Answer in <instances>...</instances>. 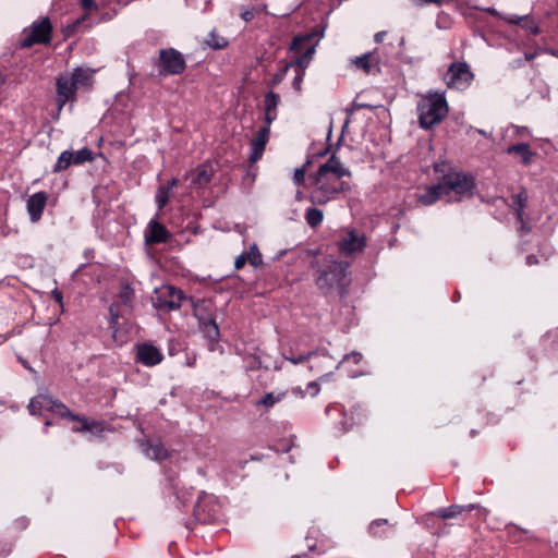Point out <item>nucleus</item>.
Listing matches in <instances>:
<instances>
[{
	"label": "nucleus",
	"instance_id": "30",
	"mask_svg": "<svg viewBox=\"0 0 558 558\" xmlns=\"http://www.w3.org/2000/svg\"><path fill=\"white\" fill-rule=\"evenodd\" d=\"M506 533H507V538L510 543L519 544V543L524 542L526 531H524L523 529H521L514 524H509L506 527Z\"/></svg>",
	"mask_w": 558,
	"mask_h": 558
},
{
	"label": "nucleus",
	"instance_id": "23",
	"mask_svg": "<svg viewBox=\"0 0 558 558\" xmlns=\"http://www.w3.org/2000/svg\"><path fill=\"white\" fill-rule=\"evenodd\" d=\"M444 197H446L444 187L440 183H437L426 187L425 192L420 194L417 199L421 204L429 206Z\"/></svg>",
	"mask_w": 558,
	"mask_h": 558
},
{
	"label": "nucleus",
	"instance_id": "44",
	"mask_svg": "<svg viewBox=\"0 0 558 558\" xmlns=\"http://www.w3.org/2000/svg\"><path fill=\"white\" fill-rule=\"evenodd\" d=\"M87 426L89 427L87 432L93 434H100L105 430L104 422L101 421H88L87 420Z\"/></svg>",
	"mask_w": 558,
	"mask_h": 558
},
{
	"label": "nucleus",
	"instance_id": "24",
	"mask_svg": "<svg viewBox=\"0 0 558 558\" xmlns=\"http://www.w3.org/2000/svg\"><path fill=\"white\" fill-rule=\"evenodd\" d=\"M214 174V170L209 165H201L192 173L191 183L195 186L203 187L207 185Z\"/></svg>",
	"mask_w": 558,
	"mask_h": 558
},
{
	"label": "nucleus",
	"instance_id": "33",
	"mask_svg": "<svg viewBox=\"0 0 558 558\" xmlns=\"http://www.w3.org/2000/svg\"><path fill=\"white\" fill-rule=\"evenodd\" d=\"M80 5L85 11V14L75 22V25H78L82 21L87 19L92 13L97 12L99 10V5L95 0H78Z\"/></svg>",
	"mask_w": 558,
	"mask_h": 558
},
{
	"label": "nucleus",
	"instance_id": "64",
	"mask_svg": "<svg viewBox=\"0 0 558 558\" xmlns=\"http://www.w3.org/2000/svg\"><path fill=\"white\" fill-rule=\"evenodd\" d=\"M458 298H461V294H459V292H456V295H454L453 302H457V299H458Z\"/></svg>",
	"mask_w": 558,
	"mask_h": 558
},
{
	"label": "nucleus",
	"instance_id": "11",
	"mask_svg": "<svg viewBox=\"0 0 558 558\" xmlns=\"http://www.w3.org/2000/svg\"><path fill=\"white\" fill-rule=\"evenodd\" d=\"M325 415L330 426L340 433L349 430L353 425L352 418L347 415L344 407L340 403L328 405L325 410Z\"/></svg>",
	"mask_w": 558,
	"mask_h": 558
},
{
	"label": "nucleus",
	"instance_id": "3",
	"mask_svg": "<svg viewBox=\"0 0 558 558\" xmlns=\"http://www.w3.org/2000/svg\"><path fill=\"white\" fill-rule=\"evenodd\" d=\"M449 108L442 94H428L417 104V117L420 126L429 130L439 124L448 114Z\"/></svg>",
	"mask_w": 558,
	"mask_h": 558
},
{
	"label": "nucleus",
	"instance_id": "59",
	"mask_svg": "<svg viewBox=\"0 0 558 558\" xmlns=\"http://www.w3.org/2000/svg\"><path fill=\"white\" fill-rule=\"evenodd\" d=\"M178 183V180L177 179H172L170 182H169V185L167 187H170V190L175 186Z\"/></svg>",
	"mask_w": 558,
	"mask_h": 558
},
{
	"label": "nucleus",
	"instance_id": "47",
	"mask_svg": "<svg viewBox=\"0 0 558 558\" xmlns=\"http://www.w3.org/2000/svg\"><path fill=\"white\" fill-rule=\"evenodd\" d=\"M326 27L327 23L325 21H322V25L319 28L316 27V46L318 45V41L324 37Z\"/></svg>",
	"mask_w": 558,
	"mask_h": 558
},
{
	"label": "nucleus",
	"instance_id": "7",
	"mask_svg": "<svg viewBox=\"0 0 558 558\" xmlns=\"http://www.w3.org/2000/svg\"><path fill=\"white\" fill-rule=\"evenodd\" d=\"M440 184L444 187L446 196H449L450 193L453 192L459 198L471 196L475 189L474 177L464 172H448L442 175Z\"/></svg>",
	"mask_w": 558,
	"mask_h": 558
},
{
	"label": "nucleus",
	"instance_id": "15",
	"mask_svg": "<svg viewBox=\"0 0 558 558\" xmlns=\"http://www.w3.org/2000/svg\"><path fill=\"white\" fill-rule=\"evenodd\" d=\"M270 134V128L268 125L262 126L254 138L251 141V155H250V162L255 163L258 161L265 150L266 144L268 143Z\"/></svg>",
	"mask_w": 558,
	"mask_h": 558
},
{
	"label": "nucleus",
	"instance_id": "58",
	"mask_svg": "<svg viewBox=\"0 0 558 558\" xmlns=\"http://www.w3.org/2000/svg\"><path fill=\"white\" fill-rule=\"evenodd\" d=\"M527 264L532 265L534 262H537L536 257L534 255H530L526 257Z\"/></svg>",
	"mask_w": 558,
	"mask_h": 558
},
{
	"label": "nucleus",
	"instance_id": "61",
	"mask_svg": "<svg viewBox=\"0 0 558 558\" xmlns=\"http://www.w3.org/2000/svg\"><path fill=\"white\" fill-rule=\"evenodd\" d=\"M477 433L478 432L476 429H471L470 435H471V437H475L477 435Z\"/></svg>",
	"mask_w": 558,
	"mask_h": 558
},
{
	"label": "nucleus",
	"instance_id": "43",
	"mask_svg": "<svg viewBox=\"0 0 558 558\" xmlns=\"http://www.w3.org/2000/svg\"><path fill=\"white\" fill-rule=\"evenodd\" d=\"M308 165H311V160L310 159L306 160V163L302 168L295 169L294 175H293L294 184L300 185V184H302L304 182L305 167L308 166Z\"/></svg>",
	"mask_w": 558,
	"mask_h": 558
},
{
	"label": "nucleus",
	"instance_id": "21",
	"mask_svg": "<svg viewBox=\"0 0 558 558\" xmlns=\"http://www.w3.org/2000/svg\"><path fill=\"white\" fill-rule=\"evenodd\" d=\"M508 155H515L521 159L524 166H530L533 158L536 157V151H533L527 143H518L509 146L506 149Z\"/></svg>",
	"mask_w": 558,
	"mask_h": 558
},
{
	"label": "nucleus",
	"instance_id": "49",
	"mask_svg": "<svg viewBox=\"0 0 558 558\" xmlns=\"http://www.w3.org/2000/svg\"><path fill=\"white\" fill-rule=\"evenodd\" d=\"M305 218L307 223L314 228V207H310L306 209Z\"/></svg>",
	"mask_w": 558,
	"mask_h": 558
},
{
	"label": "nucleus",
	"instance_id": "20",
	"mask_svg": "<svg viewBox=\"0 0 558 558\" xmlns=\"http://www.w3.org/2000/svg\"><path fill=\"white\" fill-rule=\"evenodd\" d=\"M169 239V232L157 220H150L145 232V240L148 244L163 243Z\"/></svg>",
	"mask_w": 558,
	"mask_h": 558
},
{
	"label": "nucleus",
	"instance_id": "25",
	"mask_svg": "<svg viewBox=\"0 0 558 558\" xmlns=\"http://www.w3.org/2000/svg\"><path fill=\"white\" fill-rule=\"evenodd\" d=\"M38 400L44 402V410L54 412L61 417L71 415V411L63 403L52 399L47 395H38Z\"/></svg>",
	"mask_w": 558,
	"mask_h": 558
},
{
	"label": "nucleus",
	"instance_id": "50",
	"mask_svg": "<svg viewBox=\"0 0 558 558\" xmlns=\"http://www.w3.org/2000/svg\"><path fill=\"white\" fill-rule=\"evenodd\" d=\"M446 168H447V163H446L445 161L436 162V163L434 165V171H435L436 173H444V174H446V173H445Z\"/></svg>",
	"mask_w": 558,
	"mask_h": 558
},
{
	"label": "nucleus",
	"instance_id": "63",
	"mask_svg": "<svg viewBox=\"0 0 558 558\" xmlns=\"http://www.w3.org/2000/svg\"><path fill=\"white\" fill-rule=\"evenodd\" d=\"M458 298H461V294H459V292H456V295H454L453 302H457V299H458Z\"/></svg>",
	"mask_w": 558,
	"mask_h": 558
},
{
	"label": "nucleus",
	"instance_id": "56",
	"mask_svg": "<svg viewBox=\"0 0 558 558\" xmlns=\"http://www.w3.org/2000/svg\"><path fill=\"white\" fill-rule=\"evenodd\" d=\"M300 80H301V72H296V76L294 78L293 85L296 89L300 88Z\"/></svg>",
	"mask_w": 558,
	"mask_h": 558
},
{
	"label": "nucleus",
	"instance_id": "53",
	"mask_svg": "<svg viewBox=\"0 0 558 558\" xmlns=\"http://www.w3.org/2000/svg\"><path fill=\"white\" fill-rule=\"evenodd\" d=\"M52 296L59 304H62V293L60 291L53 290Z\"/></svg>",
	"mask_w": 558,
	"mask_h": 558
},
{
	"label": "nucleus",
	"instance_id": "52",
	"mask_svg": "<svg viewBox=\"0 0 558 558\" xmlns=\"http://www.w3.org/2000/svg\"><path fill=\"white\" fill-rule=\"evenodd\" d=\"M386 35H387V33L384 31L376 33L374 36L375 43L380 44L384 40Z\"/></svg>",
	"mask_w": 558,
	"mask_h": 558
},
{
	"label": "nucleus",
	"instance_id": "34",
	"mask_svg": "<svg viewBox=\"0 0 558 558\" xmlns=\"http://www.w3.org/2000/svg\"><path fill=\"white\" fill-rule=\"evenodd\" d=\"M521 21H523V17H520L518 15H512L511 17L507 19V22H509L511 24H519ZM523 26L532 35H538L539 34V27L533 21H527V20L524 19V25Z\"/></svg>",
	"mask_w": 558,
	"mask_h": 558
},
{
	"label": "nucleus",
	"instance_id": "1",
	"mask_svg": "<svg viewBox=\"0 0 558 558\" xmlns=\"http://www.w3.org/2000/svg\"><path fill=\"white\" fill-rule=\"evenodd\" d=\"M351 172L336 157L335 151L328 161L316 171V202L324 203L339 193L350 191V183L343 181Z\"/></svg>",
	"mask_w": 558,
	"mask_h": 558
},
{
	"label": "nucleus",
	"instance_id": "27",
	"mask_svg": "<svg viewBox=\"0 0 558 558\" xmlns=\"http://www.w3.org/2000/svg\"><path fill=\"white\" fill-rule=\"evenodd\" d=\"M93 74L94 71L92 70L78 68L72 73L70 77L78 88L80 86H90L93 82Z\"/></svg>",
	"mask_w": 558,
	"mask_h": 558
},
{
	"label": "nucleus",
	"instance_id": "55",
	"mask_svg": "<svg viewBox=\"0 0 558 558\" xmlns=\"http://www.w3.org/2000/svg\"><path fill=\"white\" fill-rule=\"evenodd\" d=\"M323 211L316 208V226L319 225L323 220Z\"/></svg>",
	"mask_w": 558,
	"mask_h": 558
},
{
	"label": "nucleus",
	"instance_id": "29",
	"mask_svg": "<svg viewBox=\"0 0 558 558\" xmlns=\"http://www.w3.org/2000/svg\"><path fill=\"white\" fill-rule=\"evenodd\" d=\"M387 531H388V520H386V519H376V520L372 521L368 526L369 534L375 537L386 536Z\"/></svg>",
	"mask_w": 558,
	"mask_h": 558
},
{
	"label": "nucleus",
	"instance_id": "57",
	"mask_svg": "<svg viewBox=\"0 0 558 558\" xmlns=\"http://www.w3.org/2000/svg\"><path fill=\"white\" fill-rule=\"evenodd\" d=\"M289 360H291L293 363H300V362H303L304 360H306V356H299V357H288Z\"/></svg>",
	"mask_w": 558,
	"mask_h": 558
},
{
	"label": "nucleus",
	"instance_id": "26",
	"mask_svg": "<svg viewBox=\"0 0 558 558\" xmlns=\"http://www.w3.org/2000/svg\"><path fill=\"white\" fill-rule=\"evenodd\" d=\"M527 203V193L522 189L519 193L511 195V206L514 209L517 220L524 225V208Z\"/></svg>",
	"mask_w": 558,
	"mask_h": 558
},
{
	"label": "nucleus",
	"instance_id": "36",
	"mask_svg": "<svg viewBox=\"0 0 558 558\" xmlns=\"http://www.w3.org/2000/svg\"><path fill=\"white\" fill-rule=\"evenodd\" d=\"M246 254V257H247V260L248 263L254 266V267H257L262 264L263 259H262V254L259 253L256 244H253L251 247H250V251Z\"/></svg>",
	"mask_w": 558,
	"mask_h": 558
},
{
	"label": "nucleus",
	"instance_id": "42",
	"mask_svg": "<svg viewBox=\"0 0 558 558\" xmlns=\"http://www.w3.org/2000/svg\"><path fill=\"white\" fill-rule=\"evenodd\" d=\"M478 414L481 416V420L483 421V425H495L499 421L497 415L490 412L480 411Z\"/></svg>",
	"mask_w": 558,
	"mask_h": 558
},
{
	"label": "nucleus",
	"instance_id": "37",
	"mask_svg": "<svg viewBox=\"0 0 558 558\" xmlns=\"http://www.w3.org/2000/svg\"><path fill=\"white\" fill-rule=\"evenodd\" d=\"M170 198V187L160 186L156 193V203L159 209L163 208Z\"/></svg>",
	"mask_w": 558,
	"mask_h": 558
},
{
	"label": "nucleus",
	"instance_id": "22",
	"mask_svg": "<svg viewBox=\"0 0 558 558\" xmlns=\"http://www.w3.org/2000/svg\"><path fill=\"white\" fill-rule=\"evenodd\" d=\"M280 102V97L274 92H269L265 95L264 107H265V125L270 128L272 121L277 119V108Z\"/></svg>",
	"mask_w": 558,
	"mask_h": 558
},
{
	"label": "nucleus",
	"instance_id": "8",
	"mask_svg": "<svg viewBox=\"0 0 558 558\" xmlns=\"http://www.w3.org/2000/svg\"><path fill=\"white\" fill-rule=\"evenodd\" d=\"M161 76L179 75L184 72L186 64L183 54L174 48L159 50L155 62Z\"/></svg>",
	"mask_w": 558,
	"mask_h": 558
},
{
	"label": "nucleus",
	"instance_id": "38",
	"mask_svg": "<svg viewBox=\"0 0 558 558\" xmlns=\"http://www.w3.org/2000/svg\"><path fill=\"white\" fill-rule=\"evenodd\" d=\"M282 397L283 393L275 395L274 392H269L259 401V404H263L265 408H271L279 402Z\"/></svg>",
	"mask_w": 558,
	"mask_h": 558
},
{
	"label": "nucleus",
	"instance_id": "2",
	"mask_svg": "<svg viewBox=\"0 0 558 558\" xmlns=\"http://www.w3.org/2000/svg\"><path fill=\"white\" fill-rule=\"evenodd\" d=\"M477 506L474 504L469 505H450L448 507L438 508L434 511L424 513L417 520L424 529L429 531L432 535L441 537L449 535L452 523H448V520L461 519L465 520L466 513H470Z\"/></svg>",
	"mask_w": 558,
	"mask_h": 558
},
{
	"label": "nucleus",
	"instance_id": "13",
	"mask_svg": "<svg viewBox=\"0 0 558 558\" xmlns=\"http://www.w3.org/2000/svg\"><path fill=\"white\" fill-rule=\"evenodd\" d=\"M362 361V353L359 351H352L343 355V357L338 363V368L342 369L351 377H356L365 373Z\"/></svg>",
	"mask_w": 558,
	"mask_h": 558
},
{
	"label": "nucleus",
	"instance_id": "31",
	"mask_svg": "<svg viewBox=\"0 0 558 558\" xmlns=\"http://www.w3.org/2000/svg\"><path fill=\"white\" fill-rule=\"evenodd\" d=\"M265 9H266V4H264V3L254 4L251 8L241 7L240 16L245 22H250L254 19V16L257 13L263 12Z\"/></svg>",
	"mask_w": 558,
	"mask_h": 558
},
{
	"label": "nucleus",
	"instance_id": "10",
	"mask_svg": "<svg viewBox=\"0 0 558 558\" xmlns=\"http://www.w3.org/2000/svg\"><path fill=\"white\" fill-rule=\"evenodd\" d=\"M307 40V37H295L291 44V50L295 53L302 52L300 57L295 59V61H292L290 64H288L284 69V72L288 70L289 66H292L295 69L296 72H303L306 68L310 66L312 61V54L314 53V46L308 45L303 47L305 41Z\"/></svg>",
	"mask_w": 558,
	"mask_h": 558
},
{
	"label": "nucleus",
	"instance_id": "32",
	"mask_svg": "<svg viewBox=\"0 0 558 558\" xmlns=\"http://www.w3.org/2000/svg\"><path fill=\"white\" fill-rule=\"evenodd\" d=\"M73 165V151L64 150L59 156L56 165H54V171L60 172L65 170L68 167Z\"/></svg>",
	"mask_w": 558,
	"mask_h": 558
},
{
	"label": "nucleus",
	"instance_id": "41",
	"mask_svg": "<svg viewBox=\"0 0 558 558\" xmlns=\"http://www.w3.org/2000/svg\"><path fill=\"white\" fill-rule=\"evenodd\" d=\"M133 296V290L129 284L122 287L119 293V298L123 304H129Z\"/></svg>",
	"mask_w": 558,
	"mask_h": 558
},
{
	"label": "nucleus",
	"instance_id": "16",
	"mask_svg": "<svg viewBox=\"0 0 558 558\" xmlns=\"http://www.w3.org/2000/svg\"><path fill=\"white\" fill-rule=\"evenodd\" d=\"M337 246L339 252L343 255L362 252L365 247V238L355 234L354 231H350L344 238L337 242Z\"/></svg>",
	"mask_w": 558,
	"mask_h": 558
},
{
	"label": "nucleus",
	"instance_id": "35",
	"mask_svg": "<svg viewBox=\"0 0 558 558\" xmlns=\"http://www.w3.org/2000/svg\"><path fill=\"white\" fill-rule=\"evenodd\" d=\"M93 159V153L88 148L73 153V165H81Z\"/></svg>",
	"mask_w": 558,
	"mask_h": 558
},
{
	"label": "nucleus",
	"instance_id": "46",
	"mask_svg": "<svg viewBox=\"0 0 558 558\" xmlns=\"http://www.w3.org/2000/svg\"><path fill=\"white\" fill-rule=\"evenodd\" d=\"M207 43L209 46H211L216 49L223 48L227 45V41L223 38H221V40L211 38Z\"/></svg>",
	"mask_w": 558,
	"mask_h": 558
},
{
	"label": "nucleus",
	"instance_id": "48",
	"mask_svg": "<svg viewBox=\"0 0 558 558\" xmlns=\"http://www.w3.org/2000/svg\"><path fill=\"white\" fill-rule=\"evenodd\" d=\"M542 51L543 49H536L535 51L525 52L523 56V61L530 62L534 60Z\"/></svg>",
	"mask_w": 558,
	"mask_h": 558
},
{
	"label": "nucleus",
	"instance_id": "51",
	"mask_svg": "<svg viewBox=\"0 0 558 558\" xmlns=\"http://www.w3.org/2000/svg\"><path fill=\"white\" fill-rule=\"evenodd\" d=\"M420 4H429V3H434V4H437V5H440L442 4L446 0H416Z\"/></svg>",
	"mask_w": 558,
	"mask_h": 558
},
{
	"label": "nucleus",
	"instance_id": "54",
	"mask_svg": "<svg viewBox=\"0 0 558 558\" xmlns=\"http://www.w3.org/2000/svg\"><path fill=\"white\" fill-rule=\"evenodd\" d=\"M331 150V145H329L327 148L323 150H316V157H323L327 155Z\"/></svg>",
	"mask_w": 558,
	"mask_h": 558
},
{
	"label": "nucleus",
	"instance_id": "17",
	"mask_svg": "<svg viewBox=\"0 0 558 558\" xmlns=\"http://www.w3.org/2000/svg\"><path fill=\"white\" fill-rule=\"evenodd\" d=\"M136 359L145 366L151 367L159 364L163 355L159 349L149 343H143L137 347Z\"/></svg>",
	"mask_w": 558,
	"mask_h": 558
},
{
	"label": "nucleus",
	"instance_id": "39",
	"mask_svg": "<svg viewBox=\"0 0 558 558\" xmlns=\"http://www.w3.org/2000/svg\"><path fill=\"white\" fill-rule=\"evenodd\" d=\"M27 408L32 415L41 414V412L44 411V402L39 401L38 396H36L31 400Z\"/></svg>",
	"mask_w": 558,
	"mask_h": 558
},
{
	"label": "nucleus",
	"instance_id": "4",
	"mask_svg": "<svg viewBox=\"0 0 558 558\" xmlns=\"http://www.w3.org/2000/svg\"><path fill=\"white\" fill-rule=\"evenodd\" d=\"M349 267L345 262H330L319 271L316 284L326 292L336 291L342 296L350 284Z\"/></svg>",
	"mask_w": 558,
	"mask_h": 558
},
{
	"label": "nucleus",
	"instance_id": "14",
	"mask_svg": "<svg viewBox=\"0 0 558 558\" xmlns=\"http://www.w3.org/2000/svg\"><path fill=\"white\" fill-rule=\"evenodd\" d=\"M77 87L70 76H61L57 80V102L59 110L74 99Z\"/></svg>",
	"mask_w": 558,
	"mask_h": 558
},
{
	"label": "nucleus",
	"instance_id": "18",
	"mask_svg": "<svg viewBox=\"0 0 558 558\" xmlns=\"http://www.w3.org/2000/svg\"><path fill=\"white\" fill-rule=\"evenodd\" d=\"M159 300V307L161 310L168 311L178 310L181 307L184 301H189V299L183 295V292L181 290H178L171 286L165 288L163 296L160 298Z\"/></svg>",
	"mask_w": 558,
	"mask_h": 558
},
{
	"label": "nucleus",
	"instance_id": "9",
	"mask_svg": "<svg viewBox=\"0 0 558 558\" xmlns=\"http://www.w3.org/2000/svg\"><path fill=\"white\" fill-rule=\"evenodd\" d=\"M446 77L450 88L464 90L471 85L474 74L466 62H453L449 65Z\"/></svg>",
	"mask_w": 558,
	"mask_h": 558
},
{
	"label": "nucleus",
	"instance_id": "5",
	"mask_svg": "<svg viewBox=\"0 0 558 558\" xmlns=\"http://www.w3.org/2000/svg\"><path fill=\"white\" fill-rule=\"evenodd\" d=\"M193 307V315L198 320V326L204 336L210 341H217L219 338V328L216 323V307L210 300L189 299Z\"/></svg>",
	"mask_w": 558,
	"mask_h": 558
},
{
	"label": "nucleus",
	"instance_id": "40",
	"mask_svg": "<svg viewBox=\"0 0 558 558\" xmlns=\"http://www.w3.org/2000/svg\"><path fill=\"white\" fill-rule=\"evenodd\" d=\"M66 417L73 420V421H77L80 422L82 425L80 427H74L73 428V432L75 433H83V432H87L88 430V426H87V418L84 417V416H80L77 414H73L71 412V415H68Z\"/></svg>",
	"mask_w": 558,
	"mask_h": 558
},
{
	"label": "nucleus",
	"instance_id": "62",
	"mask_svg": "<svg viewBox=\"0 0 558 558\" xmlns=\"http://www.w3.org/2000/svg\"><path fill=\"white\" fill-rule=\"evenodd\" d=\"M331 136V124L328 126L327 140Z\"/></svg>",
	"mask_w": 558,
	"mask_h": 558
},
{
	"label": "nucleus",
	"instance_id": "45",
	"mask_svg": "<svg viewBox=\"0 0 558 558\" xmlns=\"http://www.w3.org/2000/svg\"><path fill=\"white\" fill-rule=\"evenodd\" d=\"M248 263L247 260V257H246V254H241L239 255L236 258H235V262H234V267L235 269H241L244 267V265Z\"/></svg>",
	"mask_w": 558,
	"mask_h": 558
},
{
	"label": "nucleus",
	"instance_id": "60",
	"mask_svg": "<svg viewBox=\"0 0 558 558\" xmlns=\"http://www.w3.org/2000/svg\"><path fill=\"white\" fill-rule=\"evenodd\" d=\"M486 12L490 13L492 15H496L497 14V11L495 9H493V8H487Z\"/></svg>",
	"mask_w": 558,
	"mask_h": 558
},
{
	"label": "nucleus",
	"instance_id": "6",
	"mask_svg": "<svg viewBox=\"0 0 558 558\" xmlns=\"http://www.w3.org/2000/svg\"><path fill=\"white\" fill-rule=\"evenodd\" d=\"M52 24L49 17H41L34 21L31 26L23 29L21 34V46L29 48L34 45H46L51 40Z\"/></svg>",
	"mask_w": 558,
	"mask_h": 558
},
{
	"label": "nucleus",
	"instance_id": "19",
	"mask_svg": "<svg viewBox=\"0 0 558 558\" xmlns=\"http://www.w3.org/2000/svg\"><path fill=\"white\" fill-rule=\"evenodd\" d=\"M48 195L46 192H37L27 199V213L33 222H37L46 207Z\"/></svg>",
	"mask_w": 558,
	"mask_h": 558
},
{
	"label": "nucleus",
	"instance_id": "12",
	"mask_svg": "<svg viewBox=\"0 0 558 558\" xmlns=\"http://www.w3.org/2000/svg\"><path fill=\"white\" fill-rule=\"evenodd\" d=\"M349 62L352 69L362 71L365 74H377L380 72V58L377 50L351 58Z\"/></svg>",
	"mask_w": 558,
	"mask_h": 558
},
{
	"label": "nucleus",
	"instance_id": "28",
	"mask_svg": "<svg viewBox=\"0 0 558 558\" xmlns=\"http://www.w3.org/2000/svg\"><path fill=\"white\" fill-rule=\"evenodd\" d=\"M144 453L146 457L153 460H163L168 457L167 450L160 444H148L144 448Z\"/></svg>",
	"mask_w": 558,
	"mask_h": 558
}]
</instances>
